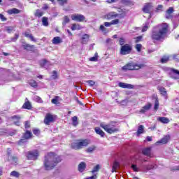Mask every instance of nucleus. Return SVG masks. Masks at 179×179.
Here are the masks:
<instances>
[{"label":"nucleus","mask_w":179,"mask_h":179,"mask_svg":"<svg viewBox=\"0 0 179 179\" xmlns=\"http://www.w3.org/2000/svg\"><path fill=\"white\" fill-rule=\"evenodd\" d=\"M85 169H86V163L83 162H80L78 167V171H80V173H83Z\"/></svg>","instance_id":"obj_19"},{"label":"nucleus","mask_w":179,"mask_h":179,"mask_svg":"<svg viewBox=\"0 0 179 179\" xmlns=\"http://www.w3.org/2000/svg\"><path fill=\"white\" fill-rule=\"evenodd\" d=\"M9 15H17L18 13H20V10L17 8H12L8 10Z\"/></svg>","instance_id":"obj_27"},{"label":"nucleus","mask_w":179,"mask_h":179,"mask_svg":"<svg viewBox=\"0 0 179 179\" xmlns=\"http://www.w3.org/2000/svg\"><path fill=\"white\" fill-rule=\"evenodd\" d=\"M132 0H121V2H122V3H131V1Z\"/></svg>","instance_id":"obj_62"},{"label":"nucleus","mask_w":179,"mask_h":179,"mask_svg":"<svg viewBox=\"0 0 179 179\" xmlns=\"http://www.w3.org/2000/svg\"><path fill=\"white\" fill-rule=\"evenodd\" d=\"M99 58V56L97 55V53H95V56L90 58V61H92L93 62H96Z\"/></svg>","instance_id":"obj_45"},{"label":"nucleus","mask_w":179,"mask_h":179,"mask_svg":"<svg viewBox=\"0 0 179 179\" xmlns=\"http://www.w3.org/2000/svg\"><path fill=\"white\" fill-rule=\"evenodd\" d=\"M135 48L136 50V51H138V52H141V50H142V44L141 43H138L136 45Z\"/></svg>","instance_id":"obj_41"},{"label":"nucleus","mask_w":179,"mask_h":179,"mask_svg":"<svg viewBox=\"0 0 179 179\" xmlns=\"http://www.w3.org/2000/svg\"><path fill=\"white\" fill-rule=\"evenodd\" d=\"M55 118L51 113L46 114L45 119H44V123L45 125H50L51 122H54Z\"/></svg>","instance_id":"obj_9"},{"label":"nucleus","mask_w":179,"mask_h":179,"mask_svg":"<svg viewBox=\"0 0 179 179\" xmlns=\"http://www.w3.org/2000/svg\"><path fill=\"white\" fill-rule=\"evenodd\" d=\"M159 90L162 96H167V91H166V89L164 87H161L159 88Z\"/></svg>","instance_id":"obj_34"},{"label":"nucleus","mask_w":179,"mask_h":179,"mask_svg":"<svg viewBox=\"0 0 179 179\" xmlns=\"http://www.w3.org/2000/svg\"><path fill=\"white\" fill-rule=\"evenodd\" d=\"M104 26H106V27H110V26H112V24L111 22H104Z\"/></svg>","instance_id":"obj_63"},{"label":"nucleus","mask_w":179,"mask_h":179,"mask_svg":"<svg viewBox=\"0 0 179 179\" xmlns=\"http://www.w3.org/2000/svg\"><path fill=\"white\" fill-rule=\"evenodd\" d=\"M118 86L122 87V89H134V85L124 83H119Z\"/></svg>","instance_id":"obj_15"},{"label":"nucleus","mask_w":179,"mask_h":179,"mask_svg":"<svg viewBox=\"0 0 179 179\" xmlns=\"http://www.w3.org/2000/svg\"><path fill=\"white\" fill-rule=\"evenodd\" d=\"M23 48L27 51H33L34 50V45H31L30 44H25L23 45Z\"/></svg>","instance_id":"obj_28"},{"label":"nucleus","mask_w":179,"mask_h":179,"mask_svg":"<svg viewBox=\"0 0 179 179\" xmlns=\"http://www.w3.org/2000/svg\"><path fill=\"white\" fill-rule=\"evenodd\" d=\"M71 17L74 22H87L86 17L82 14H72Z\"/></svg>","instance_id":"obj_8"},{"label":"nucleus","mask_w":179,"mask_h":179,"mask_svg":"<svg viewBox=\"0 0 179 179\" xmlns=\"http://www.w3.org/2000/svg\"><path fill=\"white\" fill-rule=\"evenodd\" d=\"M72 124L73 127H76L79 122H78V117L74 116L72 117Z\"/></svg>","instance_id":"obj_35"},{"label":"nucleus","mask_w":179,"mask_h":179,"mask_svg":"<svg viewBox=\"0 0 179 179\" xmlns=\"http://www.w3.org/2000/svg\"><path fill=\"white\" fill-rule=\"evenodd\" d=\"M152 10H153V6L152 5V3H148L144 5L143 11H144L145 13H150Z\"/></svg>","instance_id":"obj_10"},{"label":"nucleus","mask_w":179,"mask_h":179,"mask_svg":"<svg viewBox=\"0 0 179 179\" xmlns=\"http://www.w3.org/2000/svg\"><path fill=\"white\" fill-rule=\"evenodd\" d=\"M58 99H59V96H56L55 99H52V103L53 104H57L58 103Z\"/></svg>","instance_id":"obj_54"},{"label":"nucleus","mask_w":179,"mask_h":179,"mask_svg":"<svg viewBox=\"0 0 179 179\" xmlns=\"http://www.w3.org/2000/svg\"><path fill=\"white\" fill-rule=\"evenodd\" d=\"M157 165H152V164L143 166L144 173H146V171H148V170H153V169H157Z\"/></svg>","instance_id":"obj_16"},{"label":"nucleus","mask_w":179,"mask_h":179,"mask_svg":"<svg viewBox=\"0 0 179 179\" xmlns=\"http://www.w3.org/2000/svg\"><path fill=\"white\" fill-rule=\"evenodd\" d=\"M34 100L36 101V103H43V99H41V98L38 96H35Z\"/></svg>","instance_id":"obj_48"},{"label":"nucleus","mask_w":179,"mask_h":179,"mask_svg":"<svg viewBox=\"0 0 179 179\" xmlns=\"http://www.w3.org/2000/svg\"><path fill=\"white\" fill-rule=\"evenodd\" d=\"M131 168L134 170V171H139L138 166H136V165L135 164L131 165Z\"/></svg>","instance_id":"obj_60"},{"label":"nucleus","mask_w":179,"mask_h":179,"mask_svg":"<svg viewBox=\"0 0 179 179\" xmlns=\"http://www.w3.org/2000/svg\"><path fill=\"white\" fill-rule=\"evenodd\" d=\"M48 64V61L43 59L42 61H41L40 62V65L41 66L45 68V66Z\"/></svg>","instance_id":"obj_38"},{"label":"nucleus","mask_w":179,"mask_h":179,"mask_svg":"<svg viewBox=\"0 0 179 179\" xmlns=\"http://www.w3.org/2000/svg\"><path fill=\"white\" fill-rule=\"evenodd\" d=\"M171 72H173V74H171V77L172 78V79H179L178 76L179 75V71L178 70H176L174 69H170Z\"/></svg>","instance_id":"obj_17"},{"label":"nucleus","mask_w":179,"mask_h":179,"mask_svg":"<svg viewBox=\"0 0 179 179\" xmlns=\"http://www.w3.org/2000/svg\"><path fill=\"white\" fill-rule=\"evenodd\" d=\"M33 134L34 135H36V136H38V135H40V130L38 129H34Z\"/></svg>","instance_id":"obj_51"},{"label":"nucleus","mask_w":179,"mask_h":179,"mask_svg":"<svg viewBox=\"0 0 179 179\" xmlns=\"http://www.w3.org/2000/svg\"><path fill=\"white\" fill-rule=\"evenodd\" d=\"M31 132H30L29 131H27L26 133L24 134V139H21L20 141V143H23L24 142H26V139H29L30 138H31Z\"/></svg>","instance_id":"obj_14"},{"label":"nucleus","mask_w":179,"mask_h":179,"mask_svg":"<svg viewBox=\"0 0 179 179\" xmlns=\"http://www.w3.org/2000/svg\"><path fill=\"white\" fill-rule=\"evenodd\" d=\"M143 132H145V127L143 125L138 126L137 135H141V134H143Z\"/></svg>","instance_id":"obj_30"},{"label":"nucleus","mask_w":179,"mask_h":179,"mask_svg":"<svg viewBox=\"0 0 179 179\" xmlns=\"http://www.w3.org/2000/svg\"><path fill=\"white\" fill-rule=\"evenodd\" d=\"M154 110H155V111H157V110H159V99L155 100V106H154Z\"/></svg>","instance_id":"obj_47"},{"label":"nucleus","mask_w":179,"mask_h":179,"mask_svg":"<svg viewBox=\"0 0 179 179\" xmlns=\"http://www.w3.org/2000/svg\"><path fill=\"white\" fill-rule=\"evenodd\" d=\"M169 32V24L162 23L152 28L151 38L153 41H160L166 38Z\"/></svg>","instance_id":"obj_1"},{"label":"nucleus","mask_w":179,"mask_h":179,"mask_svg":"<svg viewBox=\"0 0 179 179\" xmlns=\"http://www.w3.org/2000/svg\"><path fill=\"white\" fill-rule=\"evenodd\" d=\"M57 77H58V76H57V71H54L52 72L51 78L53 79V80H55V79H57Z\"/></svg>","instance_id":"obj_53"},{"label":"nucleus","mask_w":179,"mask_h":179,"mask_svg":"<svg viewBox=\"0 0 179 179\" xmlns=\"http://www.w3.org/2000/svg\"><path fill=\"white\" fill-rule=\"evenodd\" d=\"M42 24L43 26H48V18L47 17H43L42 18Z\"/></svg>","instance_id":"obj_33"},{"label":"nucleus","mask_w":179,"mask_h":179,"mask_svg":"<svg viewBox=\"0 0 179 179\" xmlns=\"http://www.w3.org/2000/svg\"><path fill=\"white\" fill-rule=\"evenodd\" d=\"M82 29V27L79 25V24H73L71 25V30H80Z\"/></svg>","instance_id":"obj_31"},{"label":"nucleus","mask_w":179,"mask_h":179,"mask_svg":"<svg viewBox=\"0 0 179 179\" xmlns=\"http://www.w3.org/2000/svg\"><path fill=\"white\" fill-rule=\"evenodd\" d=\"M69 22H71L69 17H68L67 15H65L63 18V22H62L63 26H66V24L67 23H69Z\"/></svg>","instance_id":"obj_32"},{"label":"nucleus","mask_w":179,"mask_h":179,"mask_svg":"<svg viewBox=\"0 0 179 179\" xmlns=\"http://www.w3.org/2000/svg\"><path fill=\"white\" fill-rule=\"evenodd\" d=\"M52 43L55 45L61 44V43H62V39H61V37L59 36H56L53 38Z\"/></svg>","instance_id":"obj_25"},{"label":"nucleus","mask_w":179,"mask_h":179,"mask_svg":"<svg viewBox=\"0 0 179 179\" xmlns=\"http://www.w3.org/2000/svg\"><path fill=\"white\" fill-rule=\"evenodd\" d=\"M111 24H118L120 23V20L115 19L110 22Z\"/></svg>","instance_id":"obj_55"},{"label":"nucleus","mask_w":179,"mask_h":179,"mask_svg":"<svg viewBox=\"0 0 179 179\" xmlns=\"http://www.w3.org/2000/svg\"><path fill=\"white\" fill-rule=\"evenodd\" d=\"M152 108V103H148V104L145 105L140 110V113L142 114L146 113V111H149Z\"/></svg>","instance_id":"obj_13"},{"label":"nucleus","mask_w":179,"mask_h":179,"mask_svg":"<svg viewBox=\"0 0 179 179\" xmlns=\"http://www.w3.org/2000/svg\"><path fill=\"white\" fill-rule=\"evenodd\" d=\"M29 85L32 87H37V82H36V80H30Z\"/></svg>","instance_id":"obj_42"},{"label":"nucleus","mask_w":179,"mask_h":179,"mask_svg":"<svg viewBox=\"0 0 179 179\" xmlns=\"http://www.w3.org/2000/svg\"><path fill=\"white\" fill-rule=\"evenodd\" d=\"M11 163L13 164H16V163H17V157L13 156L11 157Z\"/></svg>","instance_id":"obj_49"},{"label":"nucleus","mask_w":179,"mask_h":179,"mask_svg":"<svg viewBox=\"0 0 179 179\" xmlns=\"http://www.w3.org/2000/svg\"><path fill=\"white\" fill-rule=\"evenodd\" d=\"M38 156H40V152L37 150L29 151L26 154V157L28 160H37V159H38Z\"/></svg>","instance_id":"obj_6"},{"label":"nucleus","mask_w":179,"mask_h":179,"mask_svg":"<svg viewBox=\"0 0 179 179\" xmlns=\"http://www.w3.org/2000/svg\"><path fill=\"white\" fill-rule=\"evenodd\" d=\"M89 143H90V141L87 139L80 140L76 143H72L71 148L75 150H79V149H82V148H86Z\"/></svg>","instance_id":"obj_4"},{"label":"nucleus","mask_w":179,"mask_h":179,"mask_svg":"<svg viewBox=\"0 0 179 179\" xmlns=\"http://www.w3.org/2000/svg\"><path fill=\"white\" fill-rule=\"evenodd\" d=\"M35 16H36L37 17H41V16H43V11L38 9L36 10L35 13Z\"/></svg>","instance_id":"obj_39"},{"label":"nucleus","mask_w":179,"mask_h":179,"mask_svg":"<svg viewBox=\"0 0 179 179\" xmlns=\"http://www.w3.org/2000/svg\"><path fill=\"white\" fill-rule=\"evenodd\" d=\"M152 148H146L143 149L142 153L145 156H148V157H152Z\"/></svg>","instance_id":"obj_12"},{"label":"nucleus","mask_w":179,"mask_h":179,"mask_svg":"<svg viewBox=\"0 0 179 179\" xmlns=\"http://www.w3.org/2000/svg\"><path fill=\"white\" fill-rule=\"evenodd\" d=\"M100 170V165H96L95 167H94L93 170L92 171V173H94Z\"/></svg>","instance_id":"obj_50"},{"label":"nucleus","mask_w":179,"mask_h":179,"mask_svg":"<svg viewBox=\"0 0 179 179\" xmlns=\"http://www.w3.org/2000/svg\"><path fill=\"white\" fill-rule=\"evenodd\" d=\"M22 108H25V110H31V103L29 101V99L26 98V101L22 106Z\"/></svg>","instance_id":"obj_20"},{"label":"nucleus","mask_w":179,"mask_h":179,"mask_svg":"<svg viewBox=\"0 0 179 179\" xmlns=\"http://www.w3.org/2000/svg\"><path fill=\"white\" fill-rule=\"evenodd\" d=\"M162 9H163V6L159 5L157 8L156 12H162Z\"/></svg>","instance_id":"obj_58"},{"label":"nucleus","mask_w":179,"mask_h":179,"mask_svg":"<svg viewBox=\"0 0 179 179\" xmlns=\"http://www.w3.org/2000/svg\"><path fill=\"white\" fill-rule=\"evenodd\" d=\"M142 40V36H138L136 38V43H139Z\"/></svg>","instance_id":"obj_64"},{"label":"nucleus","mask_w":179,"mask_h":179,"mask_svg":"<svg viewBox=\"0 0 179 179\" xmlns=\"http://www.w3.org/2000/svg\"><path fill=\"white\" fill-rule=\"evenodd\" d=\"M100 30L101 31H103V33H106V31H107V29H106V27H104V25H101L100 26Z\"/></svg>","instance_id":"obj_59"},{"label":"nucleus","mask_w":179,"mask_h":179,"mask_svg":"<svg viewBox=\"0 0 179 179\" xmlns=\"http://www.w3.org/2000/svg\"><path fill=\"white\" fill-rule=\"evenodd\" d=\"M62 162V158L61 156L57 155L54 152L48 153L43 160V167L47 171H50L53 169H55L58 163Z\"/></svg>","instance_id":"obj_2"},{"label":"nucleus","mask_w":179,"mask_h":179,"mask_svg":"<svg viewBox=\"0 0 179 179\" xmlns=\"http://www.w3.org/2000/svg\"><path fill=\"white\" fill-rule=\"evenodd\" d=\"M141 68H143V64L128 63L122 67V70L127 72V71H138L141 69Z\"/></svg>","instance_id":"obj_5"},{"label":"nucleus","mask_w":179,"mask_h":179,"mask_svg":"<svg viewBox=\"0 0 179 179\" xmlns=\"http://www.w3.org/2000/svg\"><path fill=\"white\" fill-rule=\"evenodd\" d=\"M17 38H19V34H15V37L11 39V41H16V40H17Z\"/></svg>","instance_id":"obj_61"},{"label":"nucleus","mask_w":179,"mask_h":179,"mask_svg":"<svg viewBox=\"0 0 179 179\" xmlns=\"http://www.w3.org/2000/svg\"><path fill=\"white\" fill-rule=\"evenodd\" d=\"M10 177H16L17 178L19 177L20 174L17 171H13L10 173Z\"/></svg>","instance_id":"obj_40"},{"label":"nucleus","mask_w":179,"mask_h":179,"mask_svg":"<svg viewBox=\"0 0 179 179\" xmlns=\"http://www.w3.org/2000/svg\"><path fill=\"white\" fill-rule=\"evenodd\" d=\"M83 43L86 44L87 41H89V36L87 34H85L83 36Z\"/></svg>","instance_id":"obj_36"},{"label":"nucleus","mask_w":179,"mask_h":179,"mask_svg":"<svg viewBox=\"0 0 179 179\" xmlns=\"http://www.w3.org/2000/svg\"><path fill=\"white\" fill-rule=\"evenodd\" d=\"M57 2L61 6H64L65 3H68V0H57Z\"/></svg>","instance_id":"obj_44"},{"label":"nucleus","mask_w":179,"mask_h":179,"mask_svg":"<svg viewBox=\"0 0 179 179\" xmlns=\"http://www.w3.org/2000/svg\"><path fill=\"white\" fill-rule=\"evenodd\" d=\"M131 51H132V46L129 44H124L120 48L121 55H128V54H131Z\"/></svg>","instance_id":"obj_7"},{"label":"nucleus","mask_w":179,"mask_h":179,"mask_svg":"<svg viewBox=\"0 0 179 179\" xmlns=\"http://www.w3.org/2000/svg\"><path fill=\"white\" fill-rule=\"evenodd\" d=\"M157 121H159V122H162V124H169V122H170V120L165 117H157Z\"/></svg>","instance_id":"obj_23"},{"label":"nucleus","mask_w":179,"mask_h":179,"mask_svg":"<svg viewBox=\"0 0 179 179\" xmlns=\"http://www.w3.org/2000/svg\"><path fill=\"white\" fill-rule=\"evenodd\" d=\"M107 19H115V17H118V14L115 12H110L106 15Z\"/></svg>","instance_id":"obj_22"},{"label":"nucleus","mask_w":179,"mask_h":179,"mask_svg":"<svg viewBox=\"0 0 179 179\" xmlns=\"http://www.w3.org/2000/svg\"><path fill=\"white\" fill-rule=\"evenodd\" d=\"M95 132L97 134V135H100L102 138H104L106 133L100 129V127H95Z\"/></svg>","instance_id":"obj_26"},{"label":"nucleus","mask_w":179,"mask_h":179,"mask_svg":"<svg viewBox=\"0 0 179 179\" xmlns=\"http://www.w3.org/2000/svg\"><path fill=\"white\" fill-rule=\"evenodd\" d=\"M150 27V22L149 20L146 21L143 26V28L141 29L142 33H145V31H148V29Z\"/></svg>","instance_id":"obj_21"},{"label":"nucleus","mask_w":179,"mask_h":179,"mask_svg":"<svg viewBox=\"0 0 179 179\" xmlns=\"http://www.w3.org/2000/svg\"><path fill=\"white\" fill-rule=\"evenodd\" d=\"M170 140V136H165L164 138H162L160 141H158L155 143V145H157V146L158 145H166V143H167V142H169V141Z\"/></svg>","instance_id":"obj_11"},{"label":"nucleus","mask_w":179,"mask_h":179,"mask_svg":"<svg viewBox=\"0 0 179 179\" xmlns=\"http://www.w3.org/2000/svg\"><path fill=\"white\" fill-rule=\"evenodd\" d=\"M119 44L120 45H124V44H125V39L124 38H120L119 40Z\"/></svg>","instance_id":"obj_52"},{"label":"nucleus","mask_w":179,"mask_h":179,"mask_svg":"<svg viewBox=\"0 0 179 179\" xmlns=\"http://www.w3.org/2000/svg\"><path fill=\"white\" fill-rule=\"evenodd\" d=\"M24 36L25 37H27V38L30 39L31 41H34V43H36V41H37L36 40V38H34V36H33V34H30V33H29V32H27V31H26V32L24 33Z\"/></svg>","instance_id":"obj_24"},{"label":"nucleus","mask_w":179,"mask_h":179,"mask_svg":"<svg viewBox=\"0 0 179 179\" xmlns=\"http://www.w3.org/2000/svg\"><path fill=\"white\" fill-rule=\"evenodd\" d=\"M101 128H103L108 134H114L118 132V128H117V123L111 122L108 124L104 122L100 124Z\"/></svg>","instance_id":"obj_3"},{"label":"nucleus","mask_w":179,"mask_h":179,"mask_svg":"<svg viewBox=\"0 0 179 179\" xmlns=\"http://www.w3.org/2000/svg\"><path fill=\"white\" fill-rule=\"evenodd\" d=\"M169 57L168 56H164L161 59V62H162V64H166V63L169 62Z\"/></svg>","instance_id":"obj_37"},{"label":"nucleus","mask_w":179,"mask_h":179,"mask_svg":"<svg viewBox=\"0 0 179 179\" xmlns=\"http://www.w3.org/2000/svg\"><path fill=\"white\" fill-rule=\"evenodd\" d=\"M87 83H88L90 86H94V85H96V83L93 80H87Z\"/></svg>","instance_id":"obj_56"},{"label":"nucleus","mask_w":179,"mask_h":179,"mask_svg":"<svg viewBox=\"0 0 179 179\" xmlns=\"http://www.w3.org/2000/svg\"><path fill=\"white\" fill-rule=\"evenodd\" d=\"M174 12V8L173 7H169V8L166 10V19H171V13Z\"/></svg>","instance_id":"obj_18"},{"label":"nucleus","mask_w":179,"mask_h":179,"mask_svg":"<svg viewBox=\"0 0 179 179\" xmlns=\"http://www.w3.org/2000/svg\"><path fill=\"white\" fill-rule=\"evenodd\" d=\"M120 169V163L115 162L112 168V173L117 171Z\"/></svg>","instance_id":"obj_29"},{"label":"nucleus","mask_w":179,"mask_h":179,"mask_svg":"<svg viewBox=\"0 0 179 179\" xmlns=\"http://www.w3.org/2000/svg\"><path fill=\"white\" fill-rule=\"evenodd\" d=\"M5 31L7 33H12L13 31V27H5Z\"/></svg>","instance_id":"obj_43"},{"label":"nucleus","mask_w":179,"mask_h":179,"mask_svg":"<svg viewBox=\"0 0 179 179\" xmlns=\"http://www.w3.org/2000/svg\"><path fill=\"white\" fill-rule=\"evenodd\" d=\"M94 149H96V147H94V146L89 147L86 150V152H87V153H92V152H93L94 150Z\"/></svg>","instance_id":"obj_46"},{"label":"nucleus","mask_w":179,"mask_h":179,"mask_svg":"<svg viewBox=\"0 0 179 179\" xmlns=\"http://www.w3.org/2000/svg\"><path fill=\"white\" fill-rule=\"evenodd\" d=\"M0 19L2 22H6L7 19L3 14H0Z\"/></svg>","instance_id":"obj_57"}]
</instances>
